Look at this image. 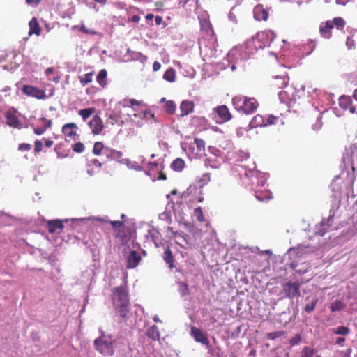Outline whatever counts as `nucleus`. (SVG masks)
<instances>
[{
	"label": "nucleus",
	"mask_w": 357,
	"mask_h": 357,
	"mask_svg": "<svg viewBox=\"0 0 357 357\" xmlns=\"http://www.w3.org/2000/svg\"><path fill=\"white\" fill-rule=\"evenodd\" d=\"M99 337L93 341L95 349L104 356H112L115 353L116 340L110 334H107L102 328H99Z\"/></svg>",
	"instance_id": "1"
},
{
	"label": "nucleus",
	"mask_w": 357,
	"mask_h": 357,
	"mask_svg": "<svg viewBox=\"0 0 357 357\" xmlns=\"http://www.w3.org/2000/svg\"><path fill=\"white\" fill-rule=\"evenodd\" d=\"M113 303L115 309L122 318L129 312V299L126 287L120 286L113 289Z\"/></svg>",
	"instance_id": "2"
},
{
	"label": "nucleus",
	"mask_w": 357,
	"mask_h": 357,
	"mask_svg": "<svg viewBox=\"0 0 357 357\" xmlns=\"http://www.w3.org/2000/svg\"><path fill=\"white\" fill-rule=\"evenodd\" d=\"M275 37V33L271 30L258 33L256 36L247 41V47L255 45V48L249 52L255 54L257 49L269 46Z\"/></svg>",
	"instance_id": "3"
},
{
	"label": "nucleus",
	"mask_w": 357,
	"mask_h": 357,
	"mask_svg": "<svg viewBox=\"0 0 357 357\" xmlns=\"http://www.w3.org/2000/svg\"><path fill=\"white\" fill-rule=\"evenodd\" d=\"M232 103L236 110L247 114L254 112L258 107V103L255 98L243 96L234 97L232 99Z\"/></svg>",
	"instance_id": "4"
},
{
	"label": "nucleus",
	"mask_w": 357,
	"mask_h": 357,
	"mask_svg": "<svg viewBox=\"0 0 357 357\" xmlns=\"http://www.w3.org/2000/svg\"><path fill=\"white\" fill-rule=\"evenodd\" d=\"M255 48V45L247 47V42L245 43L244 47H235L231 50L227 54L228 60L231 62H237L240 60L248 59L252 54L249 52Z\"/></svg>",
	"instance_id": "5"
},
{
	"label": "nucleus",
	"mask_w": 357,
	"mask_h": 357,
	"mask_svg": "<svg viewBox=\"0 0 357 357\" xmlns=\"http://www.w3.org/2000/svg\"><path fill=\"white\" fill-rule=\"evenodd\" d=\"M284 296L289 298H294L301 296V284L298 282H287L282 285Z\"/></svg>",
	"instance_id": "6"
},
{
	"label": "nucleus",
	"mask_w": 357,
	"mask_h": 357,
	"mask_svg": "<svg viewBox=\"0 0 357 357\" xmlns=\"http://www.w3.org/2000/svg\"><path fill=\"white\" fill-rule=\"evenodd\" d=\"M22 92L26 96L37 99H44L46 97L45 91L31 85H24L22 88Z\"/></svg>",
	"instance_id": "7"
},
{
	"label": "nucleus",
	"mask_w": 357,
	"mask_h": 357,
	"mask_svg": "<svg viewBox=\"0 0 357 357\" xmlns=\"http://www.w3.org/2000/svg\"><path fill=\"white\" fill-rule=\"evenodd\" d=\"M190 335L193 337L194 340L200 342L204 345H208L209 344L208 339L206 335L202 331L201 329L192 326L190 328Z\"/></svg>",
	"instance_id": "8"
},
{
	"label": "nucleus",
	"mask_w": 357,
	"mask_h": 357,
	"mask_svg": "<svg viewBox=\"0 0 357 357\" xmlns=\"http://www.w3.org/2000/svg\"><path fill=\"white\" fill-rule=\"evenodd\" d=\"M88 124L94 135H98L103 129L102 121L98 115H95Z\"/></svg>",
	"instance_id": "9"
},
{
	"label": "nucleus",
	"mask_w": 357,
	"mask_h": 357,
	"mask_svg": "<svg viewBox=\"0 0 357 357\" xmlns=\"http://www.w3.org/2000/svg\"><path fill=\"white\" fill-rule=\"evenodd\" d=\"M141 261V256L135 251L132 250L126 258L128 268H134L138 266Z\"/></svg>",
	"instance_id": "10"
},
{
	"label": "nucleus",
	"mask_w": 357,
	"mask_h": 357,
	"mask_svg": "<svg viewBox=\"0 0 357 357\" xmlns=\"http://www.w3.org/2000/svg\"><path fill=\"white\" fill-rule=\"evenodd\" d=\"M214 111L221 119V122H227L231 119V115L225 105L218 106L214 108Z\"/></svg>",
	"instance_id": "11"
},
{
	"label": "nucleus",
	"mask_w": 357,
	"mask_h": 357,
	"mask_svg": "<svg viewBox=\"0 0 357 357\" xmlns=\"http://www.w3.org/2000/svg\"><path fill=\"white\" fill-rule=\"evenodd\" d=\"M254 17L256 20L266 21L268 19V13L261 5L256 6L253 9Z\"/></svg>",
	"instance_id": "12"
},
{
	"label": "nucleus",
	"mask_w": 357,
	"mask_h": 357,
	"mask_svg": "<svg viewBox=\"0 0 357 357\" xmlns=\"http://www.w3.org/2000/svg\"><path fill=\"white\" fill-rule=\"evenodd\" d=\"M288 82L289 77L287 75H277L274 77L272 85L277 89H282L287 86Z\"/></svg>",
	"instance_id": "13"
},
{
	"label": "nucleus",
	"mask_w": 357,
	"mask_h": 357,
	"mask_svg": "<svg viewBox=\"0 0 357 357\" xmlns=\"http://www.w3.org/2000/svg\"><path fill=\"white\" fill-rule=\"evenodd\" d=\"M63 228V224L61 220H49L47 222V229L50 234L56 232L58 229L62 230Z\"/></svg>",
	"instance_id": "14"
},
{
	"label": "nucleus",
	"mask_w": 357,
	"mask_h": 357,
	"mask_svg": "<svg viewBox=\"0 0 357 357\" xmlns=\"http://www.w3.org/2000/svg\"><path fill=\"white\" fill-rule=\"evenodd\" d=\"M194 102L191 100H183L181 103L180 109L181 111V116H184L188 115L193 112Z\"/></svg>",
	"instance_id": "15"
},
{
	"label": "nucleus",
	"mask_w": 357,
	"mask_h": 357,
	"mask_svg": "<svg viewBox=\"0 0 357 357\" xmlns=\"http://www.w3.org/2000/svg\"><path fill=\"white\" fill-rule=\"evenodd\" d=\"M75 128H77L75 123H66L62 127V132L66 137L75 139V137L77 135Z\"/></svg>",
	"instance_id": "16"
},
{
	"label": "nucleus",
	"mask_w": 357,
	"mask_h": 357,
	"mask_svg": "<svg viewBox=\"0 0 357 357\" xmlns=\"http://www.w3.org/2000/svg\"><path fill=\"white\" fill-rule=\"evenodd\" d=\"M333 28V24L331 21H327L324 24H321L319 31L322 37L328 39L331 38V30Z\"/></svg>",
	"instance_id": "17"
},
{
	"label": "nucleus",
	"mask_w": 357,
	"mask_h": 357,
	"mask_svg": "<svg viewBox=\"0 0 357 357\" xmlns=\"http://www.w3.org/2000/svg\"><path fill=\"white\" fill-rule=\"evenodd\" d=\"M190 149L194 151L196 150V155H200L205 150V142L203 139L196 138L194 143L191 144Z\"/></svg>",
	"instance_id": "18"
},
{
	"label": "nucleus",
	"mask_w": 357,
	"mask_h": 357,
	"mask_svg": "<svg viewBox=\"0 0 357 357\" xmlns=\"http://www.w3.org/2000/svg\"><path fill=\"white\" fill-rule=\"evenodd\" d=\"M163 259L165 261V263L168 265V266L170 269H172L174 267V257H173L172 251L169 247H167L165 249V251L163 253Z\"/></svg>",
	"instance_id": "19"
},
{
	"label": "nucleus",
	"mask_w": 357,
	"mask_h": 357,
	"mask_svg": "<svg viewBox=\"0 0 357 357\" xmlns=\"http://www.w3.org/2000/svg\"><path fill=\"white\" fill-rule=\"evenodd\" d=\"M6 119L8 126L13 128H18L20 126V121L17 116L12 112H8L6 114Z\"/></svg>",
	"instance_id": "20"
},
{
	"label": "nucleus",
	"mask_w": 357,
	"mask_h": 357,
	"mask_svg": "<svg viewBox=\"0 0 357 357\" xmlns=\"http://www.w3.org/2000/svg\"><path fill=\"white\" fill-rule=\"evenodd\" d=\"M29 26L30 28L29 33V35H31V34L39 35L40 34L41 29H40V27L36 17H33L29 21Z\"/></svg>",
	"instance_id": "21"
},
{
	"label": "nucleus",
	"mask_w": 357,
	"mask_h": 357,
	"mask_svg": "<svg viewBox=\"0 0 357 357\" xmlns=\"http://www.w3.org/2000/svg\"><path fill=\"white\" fill-rule=\"evenodd\" d=\"M252 128L265 126V119L261 115L257 114L255 116L250 123Z\"/></svg>",
	"instance_id": "22"
},
{
	"label": "nucleus",
	"mask_w": 357,
	"mask_h": 357,
	"mask_svg": "<svg viewBox=\"0 0 357 357\" xmlns=\"http://www.w3.org/2000/svg\"><path fill=\"white\" fill-rule=\"evenodd\" d=\"M147 336L151 340L155 341L160 339V332L158 327L155 325L150 327L147 331Z\"/></svg>",
	"instance_id": "23"
},
{
	"label": "nucleus",
	"mask_w": 357,
	"mask_h": 357,
	"mask_svg": "<svg viewBox=\"0 0 357 357\" xmlns=\"http://www.w3.org/2000/svg\"><path fill=\"white\" fill-rule=\"evenodd\" d=\"M107 72L105 69H102L99 71L96 80L100 86H105L107 84Z\"/></svg>",
	"instance_id": "24"
},
{
	"label": "nucleus",
	"mask_w": 357,
	"mask_h": 357,
	"mask_svg": "<svg viewBox=\"0 0 357 357\" xmlns=\"http://www.w3.org/2000/svg\"><path fill=\"white\" fill-rule=\"evenodd\" d=\"M351 105V99L349 96H342L339 99V105L343 109H347Z\"/></svg>",
	"instance_id": "25"
},
{
	"label": "nucleus",
	"mask_w": 357,
	"mask_h": 357,
	"mask_svg": "<svg viewBox=\"0 0 357 357\" xmlns=\"http://www.w3.org/2000/svg\"><path fill=\"white\" fill-rule=\"evenodd\" d=\"M255 197L257 200L260 202H264L265 200H268L272 198L271 193L268 191L261 192L257 191L255 192Z\"/></svg>",
	"instance_id": "26"
},
{
	"label": "nucleus",
	"mask_w": 357,
	"mask_h": 357,
	"mask_svg": "<svg viewBox=\"0 0 357 357\" xmlns=\"http://www.w3.org/2000/svg\"><path fill=\"white\" fill-rule=\"evenodd\" d=\"M177 285H178V291L180 293L181 296H184L189 294L190 292H189L188 285L185 282L179 281L177 282Z\"/></svg>",
	"instance_id": "27"
},
{
	"label": "nucleus",
	"mask_w": 357,
	"mask_h": 357,
	"mask_svg": "<svg viewBox=\"0 0 357 357\" xmlns=\"http://www.w3.org/2000/svg\"><path fill=\"white\" fill-rule=\"evenodd\" d=\"M317 351L310 347H304L301 353V357H314Z\"/></svg>",
	"instance_id": "28"
},
{
	"label": "nucleus",
	"mask_w": 357,
	"mask_h": 357,
	"mask_svg": "<svg viewBox=\"0 0 357 357\" xmlns=\"http://www.w3.org/2000/svg\"><path fill=\"white\" fill-rule=\"evenodd\" d=\"M175 77H176V73L173 68L167 69L163 75L164 79L167 82H174Z\"/></svg>",
	"instance_id": "29"
},
{
	"label": "nucleus",
	"mask_w": 357,
	"mask_h": 357,
	"mask_svg": "<svg viewBox=\"0 0 357 357\" xmlns=\"http://www.w3.org/2000/svg\"><path fill=\"white\" fill-rule=\"evenodd\" d=\"M185 162L181 158L175 159L171 167L175 171H181L184 168Z\"/></svg>",
	"instance_id": "30"
},
{
	"label": "nucleus",
	"mask_w": 357,
	"mask_h": 357,
	"mask_svg": "<svg viewBox=\"0 0 357 357\" xmlns=\"http://www.w3.org/2000/svg\"><path fill=\"white\" fill-rule=\"evenodd\" d=\"M93 73H89L86 74H84V75L79 76V79L80 83L82 86H85L87 84L92 82V77H93Z\"/></svg>",
	"instance_id": "31"
},
{
	"label": "nucleus",
	"mask_w": 357,
	"mask_h": 357,
	"mask_svg": "<svg viewBox=\"0 0 357 357\" xmlns=\"http://www.w3.org/2000/svg\"><path fill=\"white\" fill-rule=\"evenodd\" d=\"M95 109L93 108H86L79 111L78 114L82 116L84 121L89 118L93 114Z\"/></svg>",
	"instance_id": "32"
},
{
	"label": "nucleus",
	"mask_w": 357,
	"mask_h": 357,
	"mask_svg": "<svg viewBox=\"0 0 357 357\" xmlns=\"http://www.w3.org/2000/svg\"><path fill=\"white\" fill-rule=\"evenodd\" d=\"M96 220L102 222H109L114 228H121L123 225V222L119 220L109 221L105 218H97Z\"/></svg>",
	"instance_id": "33"
},
{
	"label": "nucleus",
	"mask_w": 357,
	"mask_h": 357,
	"mask_svg": "<svg viewBox=\"0 0 357 357\" xmlns=\"http://www.w3.org/2000/svg\"><path fill=\"white\" fill-rule=\"evenodd\" d=\"M143 119L146 120L151 119L155 123H160V121L155 117V114L152 113L149 109H147L143 112Z\"/></svg>",
	"instance_id": "34"
},
{
	"label": "nucleus",
	"mask_w": 357,
	"mask_h": 357,
	"mask_svg": "<svg viewBox=\"0 0 357 357\" xmlns=\"http://www.w3.org/2000/svg\"><path fill=\"white\" fill-rule=\"evenodd\" d=\"M176 104L172 100H167L165 104V112L168 114H173L176 110Z\"/></svg>",
	"instance_id": "35"
},
{
	"label": "nucleus",
	"mask_w": 357,
	"mask_h": 357,
	"mask_svg": "<svg viewBox=\"0 0 357 357\" xmlns=\"http://www.w3.org/2000/svg\"><path fill=\"white\" fill-rule=\"evenodd\" d=\"M349 332H350L349 328L347 326H341L336 328L333 329V333L335 334H337V335H348L349 333Z\"/></svg>",
	"instance_id": "36"
},
{
	"label": "nucleus",
	"mask_w": 357,
	"mask_h": 357,
	"mask_svg": "<svg viewBox=\"0 0 357 357\" xmlns=\"http://www.w3.org/2000/svg\"><path fill=\"white\" fill-rule=\"evenodd\" d=\"M103 144L100 142H95L93 148V153L96 155H100L104 150Z\"/></svg>",
	"instance_id": "37"
},
{
	"label": "nucleus",
	"mask_w": 357,
	"mask_h": 357,
	"mask_svg": "<svg viewBox=\"0 0 357 357\" xmlns=\"http://www.w3.org/2000/svg\"><path fill=\"white\" fill-rule=\"evenodd\" d=\"M221 163L219 161H217L215 158H208L205 162V165L206 167H210L213 169H218L220 167Z\"/></svg>",
	"instance_id": "38"
},
{
	"label": "nucleus",
	"mask_w": 357,
	"mask_h": 357,
	"mask_svg": "<svg viewBox=\"0 0 357 357\" xmlns=\"http://www.w3.org/2000/svg\"><path fill=\"white\" fill-rule=\"evenodd\" d=\"M331 22L337 29H342L345 25V21L342 17H335Z\"/></svg>",
	"instance_id": "39"
},
{
	"label": "nucleus",
	"mask_w": 357,
	"mask_h": 357,
	"mask_svg": "<svg viewBox=\"0 0 357 357\" xmlns=\"http://www.w3.org/2000/svg\"><path fill=\"white\" fill-rule=\"evenodd\" d=\"M284 334V332L283 331L271 332L267 334V337L269 340H275L278 337L282 336Z\"/></svg>",
	"instance_id": "40"
},
{
	"label": "nucleus",
	"mask_w": 357,
	"mask_h": 357,
	"mask_svg": "<svg viewBox=\"0 0 357 357\" xmlns=\"http://www.w3.org/2000/svg\"><path fill=\"white\" fill-rule=\"evenodd\" d=\"M72 149L73 151L81 153L84 151L85 147L83 143L77 142L73 145Z\"/></svg>",
	"instance_id": "41"
},
{
	"label": "nucleus",
	"mask_w": 357,
	"mask_h": 357,
	"mask_svg": "<svg viewBox=\"0 0 357 357\" xmlns=\"http://www.w3.org/2000/svg\"><path fill=\"white\" fill-rule=\"evenodd\" d=\"M194 214L196 216L197 220H199V222L204 221V215L200 207H198L194 210Z\"/></svg>",
	"instance_id": "42"
},
{
	"label": "nucleus",
	"mask_w": 357,
	"mask_h": 357,
	"mask_svg": "<svg viewBox=\"0 0 357 357\" xmlns=\"http://www.w3.org/2000/svg\"><path fill=\"white\" fill-rule=\"evenodd\" d=\"M316 305H317V300H314V301H312L310 303H307L305 307V311L308 313L313 312L315 309Z\"/></svg>",
	"instance_id": "43"
},
{
	"label": "nucleus",
	"mask_w": 357,
	"mask_h": 357,
	"mask_svg": "<svg viewBox=\"0 0 357 357\" xmlns=\"http://www.w3.org/2000/svg\"><path fill=\"white\" fill-rule=\"evenodd\" d=\"M291 266L299 275H303L305 273H307V268H308V265H306V268H297L298 265L297 264H291Z\"/></svg>",
	"instance_id": "44"
},
{
	"label": "nucleus",
	"mask_w": 357,
	"mask_h": 357,
	"mask_svg": "<svg viewBox=\"0 0 357 357\" xmlns=\"http://www.w3.org/2000/svg\"><path fill=\"white\" fill-rule=\"evenodd\" d=\"M301 342V336L298 334L295 335L294 337H292L289 340V343L291 344V346L298 345L300 344Z\"/></svg>",
	"instance_id": "45"
},
{
	"label": "nucleus",
	"mask_w": 357,
	"mask_h": 357,
	"mask_svg": "<svg viewBox=\"0 0 357 357\" xmlns=\"http://www.w3.org/2000/svg\"><path fill=\"white\" fill-rule=\"evenodd\" d=\"M31 149V145L29 143L20 144L18 146V150L20 151H28Z\"/></svg>",
	"instance_id": "46"
},
{
	"label": "nucleus",
	"mask_w": 357,
	"mask_h": 357,
	"mask_svg": "<svg viewBox=\"0 0 357 357\" xmlns=\"http://www.w3.org/2000/svg\"><path fill=\"white\" fill-rule=\"evenodd\" d=\"M277 120V117L274 116L273 115H269L268 117L265 119V126L275 124Z\"/></svg>",
	"instance_id": "47"
},
{
	"label": "nucleus",
	"mask_w": 357,
	"mask_h": 357,
	"mask_svg": "<svg viewBox=\"0 0 357 357\" xmlns=\"http://www.w3.org/2000/svg\"><path fill=\"white\" fill-rule=\"evenodd\" d=\"M352 352L351 348H348L345 351H341L338 352V357H350Z\"/></svg>",
	"instance_id": "48"
},
{
	"label": "nucleus",
	"mask_w": 357,
	"mask_h": 357,
	"mask_svg": "<svg viewBox=\"0 0 357 357\" xmlns=\"http://www.w3.org/2000/svg\"><path fill=\"white\" fill-rule=\"evenodd\" d=\"M43 143L40 140H36L34 144V151L36 153H38L42 151Z\"/></svg>",
	"instance_id": "49"
},
{
	"label": "nucleus",
	"mask_w": 357,
	"mask_h": 357,
	"mask_svg": "<svg viewBox=\"0 0 357 357\" xmlns=\"http://www.w3.org/2000/svg\"><path fill=\"white\" fill-rule=\"evenodd\" d=\"M210 181V176L208 174H205L202 176V178L200 179L199 182L201 183L200 187L204 185H206Z\"/></svg>",
	"instance_id": "50"
},
{
	"label": "nucleus",
	"mask_w": 357,
	"mask_h": 357,
	"mask_svg": "<svg viewBox=\"0 0 357 357\" xmlns=\"http://www.w3.org/2000/svg\"><path fill=\"white\" fill-rule=\"evenodd\" d=\"M342 303L340 301H336L331 305V310L332 312H335L341 309Z\"/></svg>",
	"instance_id": "51"
},
{
	"label": "nucleus",
	"mask_w": 357,
	"mask_h": 357,
	"mask_svg": "<svg viewBox=\"0 0 357 357\" xmlns=\"http://www.w3.org/2000/svg\"><path fill=\"white\" fill-rule=\"evenodd\" d=\"M114 149H109V148H105L104 150H103V154L108 158H112V155H113V153L112 152L114 151Z\"/></svg>",
	"instance_id": "52"
},
{
	"label": "nucleus",
	"mask_w": 357,
	"mask_h": 357,
	"mask_svg": "<svg viewBox=\"0 0 357 357\" xmlns=\"http://www.w3.org/2000/svg\"><path fill=\"white\" fill-rule=\"evenodd\" d=\"M40 120L43 122H45V124L44 126H43V128H45V130L50 128L52 125V120H47L45 117H42L40 118Z\"/></svg>",
	"instance_id": "53"
},
{
	"label": "nucleus",
	"mask_w": 357,
	"mask_h": 357,
	"mask_svg": "<svg viewBox=\"0 0 357 357\" xmlns=\"http://www.w3.org/2000/svg\"><path fill=\"white\" fill-rule=\"evenodd\" d=\"M112 158L113 160H119L122 158L123 153L121 151L114 150L113 152Z\"/></svg>",
	"instance_id": "54"
},
{
	"label": "nucleus",
	"mask_w": 357,
	"mask_h": 357,
	"mask_svg": "<svg viewBox=\"0 0 357 357\" xmlns=\"http://www.w3.org/2000/svg\"><path fill=\"white\" fill-rule=\"evenodd\" d=\"M249 153L247 152H244L243 151H239L238 157L241 158V161L244 160H247L249 158Z\"/></svg>",
	"instance_id": "55"
},
{
	"label": "nucleus",
	"mask_w": 357,
	"mask_h": 357,
	"mask_svg": "<svg viewBox=\"0 0 357 357\" xmlns=\"http://www.w3.org/2000/svg\"><path fill=\"white\" fill-rule=\"evenodd\" d=\"M81 31H82V32H84L85 33H87V34H91V35H96V32L95 31L91 30V29H88L84 26H82Z\"/></svg>",
	"instance_id": "56"
},
{
	"label": "nucleus",
	"mask_w": 357,
	"mask_h": 357,
	"mask_svg": "<svg viewBox=\"0 0 357 357\" xmlns=\"http://www.w3.org/2000/svg\"><path fill=\"white\" fill-rule=\"evenodd\" d=\"M135 54H136L135 59L140 60L142 62H144L147 59V57L146 56L143 55L140 52H137V53H135Z\"/></svg>",
	"instance_id": "57"
},
{
	"label": "nucleus",
	"mask_w": 357,
	"mask_h": 357,
	"mask_svg": "<svg viewBox=\"0 0 357 357\" xmlns=\"http://www.w3.org/2000/svg\"><path fill=\"white\" fill-rule=\"evenodd\" d=\"M45 132V128H36L33 129L34 134L41 135Z\"/></svg>",
	"instance_id": "58"
},
{
	"label": "nucleus",
	"mask_w": 357,
	"mask_h": 357,
	"mask_svg": "<svg viewBox=\"0 0 357 357\" xmlns=\"http://www.w3.org/2000/svg\"><path fill=\"white\" fill-rule=\"evenodd\" d=\"M228 17H229V19L233 22L234 23H236L237 22V20H236V15L234 14V13L232 12V10H230L229 14H228Z\"/></svg>",
	"instance_id": "59"
},
{
	"label": "nucleus",
	"mask_w": 357,
	"mask_h": 357,
	"mask_svg": "<svg viewBox=\"0 0 357 357\" xmlns=\"http://www.w3.org/2000/svg\"><path fill=\"white\" fill-rule=\"evenodd\" d=\"M130 106H139L142 104V101L137 100L135 99L129 100Z\"/></svg>",
	"instance_id": "60"
},
{
	"label": "nucleus",
	"mask_w": 357,
	"mask_h": 357,
	"mask_svg": "<svg viewBox=\"0 0 357 357\" xmlns=\"http://www.w3.org/2000/svg\"><path fill=\"white\" fill-rule=\"evenodd\" d=\"M161 68V64L158 61H155L153 64V71L156 72L159 70Z\"/></svg>",
	"instance_id": "61"
},
{
	"label": "nucleus",
	"mask_w": 357,
	"mask_h": 357,
	"mask_svg": "<svg viewBox=\"0 0 357 357\" xmlns=\"http://www.w3.org/2000/svg\"><path fill=\"white\" fill-rule=\"evenodd\" d=\"M346 45L348 47L349 49L352 48L354 46V42L352 39L350 38H347Z\"/></svg>",
	"instance_id": "62"
},
{
	"label": "nucleus",
	"mask_w": 357,
	"mask_h": 357,
	"mask_svg": "<svg viewBox=\"0 0 357 357\" xmlns=\"http://www.w3.org/2000/svg\"><path fill=\"white\" fill-rule=\"evenodd\" d=\"M345 342L344 337H337L335 340V343L340 346H343V343Z\"/></svg>",
	"instance_id": "63"
},
{
	"label": "nucleus",
	"mask_w": 357,
	"mask_h": 357,
	"mask_svg": "<svg viewBox=\"0 0 357 357\" xmlns=\"http://www.w3.org/2000/svg\"><path fill=\"white\" fill-rule=\"evenodd\" d=\"M91 164L96 167L100 168L102 167V163L99 162L97 159H93L91 161Z\"/></svg>",
	"instance_id": "64"
}]
</instances>
